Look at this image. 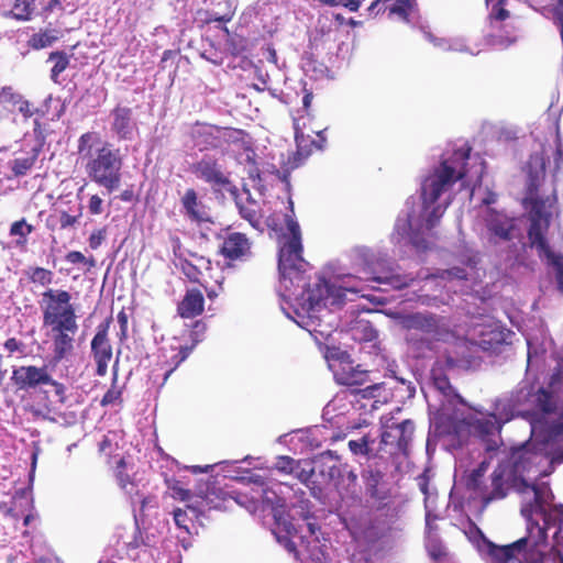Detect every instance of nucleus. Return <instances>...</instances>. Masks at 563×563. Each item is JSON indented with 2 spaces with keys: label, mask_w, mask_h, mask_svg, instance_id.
<instances>
[{
  "label": "nucleus",
  "mask_w": 563,
  "mask_h": 563,
  "mask_svg": "<svg viewBox=\"0 0 563 563\" xmlns=\"http://www.w3.org/2000/svg\"><path fill=\"white\" fill-rule=\"evenodd\" d=\"M470 154V146L455 150L450 157L442 159L440 165L422 180L421 217L427 230H432L439 223L451 202L449 200L444 205H435L440 196L449 191L455 183L466 177Z\"/></svg>",
  "instance_id": "obj_1"
},
{
  "label": "nucleus",
  "mask_w": 563,
  "mask_h": 563,
  "mask_svg": "<svg viewBox=\"0 0 563 563\" xmlns=\"http://www.w3.org/2000/svg\"><path fill=\"white\" fill-rule=\"evenodd\" d=\"M38 303L43 325L49 328L52 332L53 357L59 362L73 352L75 335L79 328L71 295L64 289L47 288Z\"/></svg>",
  "instance_id": "obj_2"
},
{
  "label": "nucleus",
  "mask_w": 563,
  "mask_h": 563,
  "mask_svg": "<svg viewBox=\"0 0 563 563\" xmlns=\"http://www.w3.org/2000/svg\"><path fill=\"white\" fill-rule=\"evenodd\" d=\"M122 167L123 155L120 148L106 143L90 157L86 164V173L91 181L112 192L120 187Z\"/></svg>",
  "instance_id": "obj_3"
},
{
  "label": "nucleus",
  "mask_w": 563,
  "mask_h": 563,
  "mask_svg": "<svg viewBox=\"0 0 563 563\" xmlns=\"http://www.w3.org/2000/svg\"><path fill=\"white\" fill-rule=\"evenodd\" d=\"M288 234L283 235L278 252V269L284 279L303 282L306 261L302 257L301 231L298 222L286 216Z\"/></svg>",
  "instance_id": "obj_4"
},
{
  "label": "nucleus",
  "mask_w": 563,
  "mask_h": 563,
  "mask_svg": "<svg viewBox=\"0 0 563 563\" xmlns=\"http://www.w3.org/2000/svg\"><path fill=\"white\" fill-rule=\"evenodd\" d=\"M521 515L527 520L528 534L526 537H543L538 544L530 545L531 549L545 548L548 530L556 528L554 534L560 532L556 516L550 514L541 504V497L537 489H533V500L521 507Z\"/></svg>",
  "instance_id": "obj_5"
},
{
  "label": "nucleus",
  "mask_w": 563,
  "mask_h": 563,
  "mask_svg": "<svg viewBox=\"0 0 563 563\" xmlns=\"http://www.w3.org/2000/svg\"><path fill=\"white\" fill-rule=\"evenodd\" d=\"M553 206H542L536 201V207L526 209L529 227L527 236L529 245L537 249L540 254L547 258L554 256V252L548 242L547 234L549 232L552 219Z\"/></svg>",
  "instance_id": "obj_6"
},
{
  "label": "nucleus",
  "mask_w": 563,
  "mask_h": 563,
  "mask_svg": "<svg viewBox=\"0 0 563 563\" xmlns=\"http://www.w3.org/2000/svg\"><path fill=\"white\" fill-rule=\"evenodd\" d=\"M332 369L336 384L350 387L353 394H360L363 398L374 397V393L379 388L377 384L360 388L369 382V372L363 369L361 365H354L350 360H340Z\"/></svg>",
  "instance_id": "obj_7"
},
{
  "label": "nucleus",
  "mask_w": 563,
  "mask_h": 563,
  "mask_svg": "<svg viewBox=\"0 0 563 563\" xmlns=\"http://www.w3.org/2000/svg\"><path fill=\"white\" fill-rule=\"evenodd\" d=\"M472 529L482 538L486 554L489 556L492 563H508L511 560L518 558L519 554L526 552L530 545L538 544L539 541L542 540L543 537H522L517 541L506 544V545H497L490 540H488L483 531L472 522Z\"/></svg>",
  "instance_id": "obj_8"
},
{
  "label": "nucleus",
  "mask_w": 563,
  "mask_h": 563,
  "mask_svg": "<svg viewBox=\"0 0 563 563\" xmlns=\"http://www.w3.org/2000/svg\"><path fill=\"white\" fill-rule=\"evenodd\" d=\"M484 222L488 232L489 241L495 243L510 242L517 236L519 231L516 218L494 208L487 209Z\"/></svg>",
  "instance_id": "obj_9"
},
{
  "label": "nucleus",
  "mask_w": 563,
  "mask_h": 563,
  "mask_svg": "<svg viewBox=\"0 0 563 563\" xmlns=\"http://www.w3.org/2000/svg\"><path fill=\"white\" fill-rule=\"evenodd\" d=\"M190 170L199 179L211 185L214 189L218 187L219 189H227L234 195L238 192L236 186L233 185L230 177L224 174L221 165L213 157H202L200 161L190 165Z\"/></svg>",
  "instance_id": "obj_10"
},
{
  "label": "nucleus",
  "mask_w": 563,
  "mask_h": 563,
  "mask_svg": "<svg viewBox=\"0 0 563 563\" xmlns=\"http://www.w3.org/2000/svg\"><path fill=\"white\" fill-rule=\"evenodd\" d=\"M413 431L415 424L409 419L388 427L380 435L379 450H383L384 446H389L388 454L390 456L408 455V448L412 440Z\"/></svg>",
  "instance_id": "obj_11"
},
{
  "label": "nucleus",
  "mask_w": 563,
  "mask_h": 563,
  "mask_svg": "<svg viewBox=\"0 0 563 563\" xmlns=\"http://www.w3.org/2000/svg\"><path fill=\"white\" fill-rule=\"evenodd\" d=\"M112 317H108L103 322L97 327L96 334L93 335L90 349L93 361L96 363V375L104 376L108 372L109 363L112 360V345L108 338Z\"/></svg>",
  "instance_id": "obj_12"
},
{
  "label": "nucleus",
  "mask_w": 563,
  "mask_h": 563,
  "mask_svg": "<svg viewBox=\"0 0 563 563\" xmlns=\"http://www.w3.org/2000/svg\"><path fill=\"white\" fill-rule=\"evenodd\" d=\"M245 135L243 130L202 124L197 137L205 150H217L230 143H244Z\"/></svg>",
  "instance_id": "obj_13"
},
{
  "label": "nucleus",
  "mask_w": 563,
  "mask_h": 563,
  "mask_svg": "<svg viewBox=\"0 0 563 563\" xmlns=\"http://www.w3.org/2000/svg\"><path fill=\"white\" fill-rule=\"evenodd\" d=\"M49 376L47 365H22L13 369L11 380L19 390H30L46 386Z\"/></svg>",
  "instance_id": "obj_14"
},
{
  "label": "nucleus",
  "mask_w": 563,
  "mask_h": 563,
  "mask_svg": "<svg viewBox=\"0 0 563 563\" xmlns=\"http://www.w3.org/2000/svg\"><path fill=\"white\" fill-rule=\"evenodd\" d=\"M294 131L297 151L294 155L292 168L298 167L301 162L308 158L316 151H323L327 144L324 131L317 132V140L306 135L299 126L298 119H294Z\"/></svg>",
  "instance_id": "obj_15"
},
{
  "label": "nucleus",
  "mask_w": 563,
  "mask_h": 563,
  "mask_svg": "<svg viewBox=\"0 0 563 563\" xmlns=\"http://www.w3.org/2000/svg\"><path fill=\"white\" fill-rule=\"evenodd\" d=\"M234 501L242 504L239 497L229 495L221 488H208L203 496H200L195 504L187 505V508L192 510L197 516L203 514L206 510H225L229 504Z\"/></svg>",
  "instance_id": "obj_16"
},
{
  "label": "nucleus",
  "mask_w": 563,
  "mask_h": 563,
  "mask_svg": "<svg viewBox=\"0 0 563 563\" xmlns=\"http://www.w3.org/2000/svg\"><path fill=\"white\" fill-rule=\"evenodd\" d=\"M183 213L191 223H213L210 208L198 197L196 189L187 188L180 198Z\"/></svg>",
  "instance_id": "obj_17"
},
{
  "label": "nucleus",
  "mask_w": 563,
  "mask_h": 563,
  "mask_svg": "<svg viewBox=\"0 0 563 563\" xmlns=\"http://www.w3.org/2000/svg\"><path fill=\"white\" fill-rule=\"evenodd\" d=\"M220 253L230 262L243 261L251 255V242L244 233H228L223 238Z\"/></svg>",
  "instance_id": "obj_18"
},
{
  "label": "nucleus",
  "mask_w": 563,
  "mask_h": 563,
  "mask_svg": "<svg viewBox=\"0 0 563 563\" xmlns=\"http://www.w3.org/2000/svg\"><path fill=\"white\" fill-rule=\"evenodd\" d=\"M508 494L507 482L504 476V472L495 470L490 475V483L484 482L481 489L473 495V498H479L483 504V508H486L490 503L505 498Z\"/></svg>",
  "instance_id": "obj_19"
},
{
  "label": "nucleus",
  "mask_w": 563,
  "mask_h": 563,
  "mask_svg": "<svg viewBox=\"0 0 563 563\" xmlns=\"http://www.w3.org/2000/svg\"><path fill=\"white\" fill-rule=\"evenodd\" d=\"M111 130L120 141L132 140L137 124L133 119L132 110L128 107L117 106L111 110Z\"/></svg>",
  "instance_id": "obj_20"
},
{
  "label": "nucleus",
  "mask_w": 563,
  "mask_h": 563,
  "mask_svg": "<svg viewBox=\"0 0 563 563\" xmlns=\"http://www.w3.org/2000/svg\"><path fill=\"white\" fill-rule=\"evenodd\" d=\"M205 311V297L200 289L189 288L177 303V314L183 319H194Z\"/></svg>",
  "instance_id": "obj_21"
},
{
  "label": "nucleus",
  "mask_w": 563,
  "mask_h": 563,
  "mask_svg": "<svg viewBox=\"0 0 563 563\" xmlns=\"http://www.w3.org/2000/svg\"><path fill=\"white\" fill-rule=\"evenodd\" d=\"M80 217L81 206H78L74 213L60 208H55L46 218L45 224L51 231L66 230L75 227Z\"/></svg>",
  "instance_id": "obj_22"
},
{
  "label": "nucleus",
  "mask_w": 563,
  "mask_h": 563,
  "mask_svg": "<svg viewBox=\"0 0 563 563\" xmlns=\"http://www.w3.org/2000/svg\"><path fill=\"white\" fill-rule=\"evenodd\" d=\"M362 478L365 486L366 495L376 501H384L388 497V493L382 490L379 485L384 481V473L379 470L368 468L362 472Z\"/></svg>",
  "instance_id": "obj_23"
},
{
  "label": "nucleus",
  "mask_w": 563,
  "mask_h": 563,
  "mask_svg": "<svg viewBox=\"0 0 563 563\" xmlns=\"http://www.w3.org/2000/svg\"><path fill=\"white\" fill-rule=\"evenodd\" d=\"M540 181L537 175H530L525 197L522 199V207L525 209L536 207V201L542 206H554L556 203V196L541 197L539 195Z\"/></svg>",
  "instance_id": "obj_24"
},
{
  "label": "nucleus",
  "mask_w": 563,
  "mask_h": 563,
  "mask_svg": "<svg viewBox=\"0 0 563 563\" xmlns=\"http://www.w3.org/2000/svg\"><path fill=\"white\" fill-rule=\"evenodd\" d=\"M431 379L434 388L439 390L446 398H455L463 404V398L457 394L451 385L445 367L438 362L431 368Z\"/></svg>",
  "instance_id": "obj_25"
},
{
  "label": "nucleus",
  "mask_w": 563,
  "mask_h": 563,
  "mask_svg": "<svg viewBox=\"0 0 563 563\" xmlns=\"http://www.w3.org/2000/svg\"><path fill=\"white\" fill-rule=\"evenodd\" d=\"M306 286L307 288L305 289V294L310 306L312 308L321 305L327 307V297L329 296L330 284L325 278L319 277L312 287L303 282L302 287L305 288Z\"/></svg>",
  "instance_id": "obj_26"
},
{
  "label": "nucleus",
  "mask_w": 563,
  "mask_h": 563,
  "mask_svg": "<svg viewBox=\"0 0 563 563\" xmlns=\"http://www.w3.org/2000/svg\"><path fill=\"white\" fill-rule=\"evenodd\" d=\"M246 194H247V198H246L245 202H242L240 200L235 201L236 207L239 209V213L253 228H258L261 224V218H262L258 205H257L256 200H254L251 197L249 190L246 191Z\"/></svg>",
  "instance_id": "obj_27"
},
{
  "label": "nucleus",
  "mask_w": 563,
  "mask_h": 563,
  "mask_svg": "<svg viewBox=\"0 0 563 563\" xmlns=\"http://www.w3.org/2000/svg\"><path fill=\"white\" fill-rule=\"evenodd\" d=\"M525 553H527V555L525 556L523 563H563V555L555 548H551L547 552H544L542 548H528Z\"/></svg>",
  "instance_id": "obj_28"
},
{
  "label": "nucleus",
  "mask_w": 563,
  "mask_h": 563,
  "mask_svg": "<svg viewBox=\"0 0 563 563\" xmlns=\"http://www.w3.org/2000/svg\"><path fill=\"white\" fill-rule=\"evenodd\" d=\"M47 60L53 63L49 74L51 80L55 84H59L60 74H63L69 66L70 55L65 51H54L49 53Z\"/></svg>",
  "instance_id": "obj_29"
},
{
  "label": "nucleus",
  "mask_w": 563,
  "mask_h": 563,
  "mask_svg": "<svg viewBox=\"0 0 563 563\" xmlns=\"http://www.w3.org/2000/svg\"><path fill=\"white\" fill-rule=\"evenodd\" d=\"M20 101V93L13 87L5 86L0 89V118L12 114Z\"/></svg>",
  "instance_id": "obj_30"
},
{
  "label": "nucleus",
  "mask_w": 563,
  "mask_h": 563,
  "mask_svg": "<svg viewBox=\"0 0 563 563\" xmlns=\"http://www.w3.org/2000/svg\"><path fill=\"white\" fill-rule=\"evenodd\" d=\"M41 152L40 147H34L32 153L24 157H16L10 162L11 172L15 177H21L26 175L34 164L37 161L38 154Z\"/></svg>",
  "instance_id": "obj_31"
},
{
  "label": "nucleus",
  "mask_w": 563,
  "mask_h": 563,
  "mask_svg": "<svg viewBox=\"0 0 563 563\" xmlns=\"http://www.w3.org/2000/svg\"><path fill=\"white\" fill-rule=\"evenodd\" d=\"M363 272L366 280L391 284L396 288H401L407 285L406 283H400V277L393 275L390 269L378 272L376 268H371L368 266L364 268Z\"/></svg>",
  "instance_id": "obj_32"
},
{
  "label": "nucleus",
  "mask_w": 563,
  "mask_h": 563,
  "mask_svg": "<svg viewBox=\"0 0 563 563\" xmlns=\"http://www.w3.org/2000/svg\"><path fill=\"white\" fill-rule=\"evenodd\" d=\"M25 276L30 283L41 287H47L53 283L54 273L44 267L31 266L25 271Z\"/></svg>",
  "instance_id": "obj_33"
},
{
  "label": "nucleus",
  "mask_w": 563,
  "mask_h": 563,
  "mask_svg": "<svg viewBox=\"0 0 563 563\" xmlns=\"http://www.w3.org/2000/svg\"><path fill=\"white\" fill-rule=\"evenodd\" d=\"M413 5V0H384V11L389 15H398L407 21Z\"/></svg>",
  "instance_id": "obj_34"
},
{
  "label": "nucleus",
  "mask_w": 563,
  "mask_h": 563,
  "mask_svg": "<svg viewBox=\"0 0 563 563\" xmlns=\"http://www.w3.org/2000/svg\"><path fill=\"white\" fill-rule=\"evenodd\" d=\"M375 440L369 434H365L360 439L350 440L347 442V446L353 455H361L367 459H372L375 456L371 448Z\"/></svg>",
  "instance_id": "obj_35"
},
{
  "label": "nucleus",
  "mask_w": 563,
  "mask_h": 563,
  "mask_svg": "<svg viewBox=\"0 0 563 563\" xmlns=\"http://www.w3.org/2000/svg\"><path fill=\"white\" fill-rule=\"evenodd\" d=\"M57 40L58 36L56 35V31L40 30V32L31 35L27 44L33 49H42L52 46Z\"/></svg>",
  "instance_id": "obj_36"
},
{
  "label": "nucleus",
  "mask_w": 563,
  "mask_h": 563,
  "mask_svg": "<svg viewBox=\"0 0 563 563\" xmlns=\"http://www.w3.org/2000/svg\"><path fill=\"white\" fill-rule=\"evenodd\" d=\"M387 533V529H385L377 520H372L368 525L361 531V539L367 544H375L379 540H382Z\"/></svg>",
  "instance_id": "obj_37"
},
{
  "label": "nucleus",
  "mask_w": 563,
  "mask_h": 563,
  "mask_svg": "<svg viewBox=\"0 0 563 563\" xmlns=\"http://www.w3.org/2000/svg\"><path fill=\"white\" fill-rule=\"evenodd\" d=\"M35 0H15L10 15L19 21H27L35 9Z\"/></svg>",
  "instance_id": "obj_38"
},
{
  "label": "nucleus",
  "mask_w": 563,
  "mask_h": 563,
  "mask_svg": "<svg viewBox=\"0 0 563 563\" xmlns=\"http://www.w3.org/2000/svg\"><path fill=\"white\" fill-rule=\"evenodd\" d=\"M534 401L540 411L545 415L552 413L556 409V402L553 398L552 391L543 387L539 388L536 393Z\"/></svg>",
  "instance_id": "obj_39"
},
{
  "label": "nucleus",
  "mask_w": 563,
  "mask_h": 563,
  "mask_svg": "<svg viewBox=\"0 0 563 563\" xmlns=\"http://www.w3.org/2000/svg\"><path fill=\"white\" fill-rule=\"evenodd\" d=\"M198 14L199 15H203V19H201V21L205 24H210L211 22H219V23L225 24V23L230 22L233 19L234 11L229 9L225 13H223L221 15H218L216 13H211L209 11H198ZM221 30L227 35L230 34L229 29L225 25H222Z\"/></svg>",
  "instance_id": "obj_40"
},
{
  "label": "nucleus",
  "mask_w": 563,
  "mask_h": 563,
  "mask_svg": "<svg viewBox=\"0 0 563 563\" xmlns=\"http://www.w3.org/2000/svg\"><path fill=\"white\" fill-rule=\"evenodd\" d=\"M358 292L360 289L351 287L346 288L343 286H335L330 284L329 296L327 297V306H341L344 302L345 291Z\"/></svg>",
  "instance_id": "obj_41"
},
{
  "label": "nucleus",
  "mask_w": 563,
  "mask_h": 563,
  "mask_svg": "<svg viewBox=\"0 0 563 563\" xmlns=\"http://www.w3.org/2000/svg\"><path fill=\"white\" fill-rule=\"evenodd\" d=\"M506 0H486L487 5H490L489 19L492 21L503 22L510 15L509 11L505 9Z\"/></svg>",
  "instance_id": "obj_42"
},
{
  "label": "nucleus",
  "mask_w": 563,
  "mask_h": 563,
  "mask_svg": "<svg viewBox=\"0 0 563 563\" xmlns=\"http://www.w3.org/2000/svg\"><path fill=\"white\" fill-rule=\"evenodd\" d=\"M34 228L32 224L25 222L24 219L20 221H15L11 224L10 234L13 236H19L18 244H25L26 236L33 232Z\"/></svg>",
  "instance_id": "obj_43"
},
{
  "label": "nucleus",
  "mask_w": 563,
  "mask_h": 563,
  "mask_svg": "<svg viewBox=\"0 0 563 563\" xmlns=\"http://www.w3.org/2000/svg\"><path fill=\"white\" fill-rule=\"evenodd\" d=\"M199 342L198 339H192L191 345L179 346L177 354L173 357L174 366L165 373L164 382L170 376V374L178 367L192 352L196 344Z\"/></svg>",
  "instance_id": "obj_44"
},
{
  "label": "nucleus",
  "mask_w": 563,
  "mask_h": 563,
  "mask_svg": "<svg viewBox=\"0 0 563 563\" xmlns=\"http://www.w3.org/2000/svg\"><path fill=\"white\" fill-rule=\"evenodd\" d=\"M177 267L191 283H200V277L202 273L195 264H192L188 260L180 258L179 263L177 264Z\"/></svg>",
  "instance_id": "obj_45"
},
{
  "label": "nucleus",
  "mask_w": 563,
  "mask_h": 563,
  "mask_svg": "<svg viewBox=\"0 0 563 563\" xmlns=\"http://www.w3.org/2000/svg\"><path fill=\"white\" fill-rule=\"evenodd\" d=\"M126 468V462L123 456H121L117 461V467H115V478L119 484V486L122 489H126L128 485L132 484L130 475L125 472Z\"/></svg>",
  "instance_id": "obj_46"
},
{
  "label": "nucleus",
  "mask_w": 563,
  "mask_h": 563,
  "mask_svg": "<svg viewBox=\"0 0 563 563\" xmlns=\"http://www.w3.org/2000/svg\"><path fill=\"white\" fill-rule=\"evenodd\" d=\"M297 468H299V462L290 456H278L275 463V470L285 474H292Z\"/></svg>",
  "instance_id": "obj_47"
},
{
  "label": "nucleus",
  "mask_w": 563,
  "mask_h": 563,
  "mask_svg": "<svg viewBox=\"0 0 563 563\" xmlns=\"http://www.w3.org/2000/svg\"><path fill=\"white\" fill-rule=\"evenodd\" d=\"M548 260L555 268L558 289L563 294V256L554 254Z\"/></svg>",
  "instance_id": "obj_48"
},
{
  "label": "nucleus",
  "mask_w": 563,
  "mask_h": 563,
  "mask_svg": "<svg viewBox=\"0 0 563 563\" xmlns=\"http://www.w3.org/2000/svg\"><path fill=\"white\" fill-rule=\"evenodd\" d=\"M484 484V477L478 475V472H471L465 482L466 489L474 495L477 489H481V487Z\"/></svg>",
  "instance_id": "obj_49"
},
{
  "label": "nucleus",
  "mask_w": 563,
  "mask_h": 563,
  "mask_svg": "<svg viewBox=\"0 0 563 563\" xmlns=\"http://www.w3.org/2000/svg\"><path fill=\"white\" fill-rule=\"evenodd\" d=\"M169 489L172 490V496L175 499H179L181 501L190 499L191 492L183 487L179 481H174V483L169 485Z\"/></svg>",
  "instance_id": "obj_50"
},
{
  "label": "nucleus",
  "mask_w": 563,
  "mask_h": 563,
  "mask_svg": "<svg viewBox=\"0 0 563 563\" xmlns=\"http://www.w3.org/2000/svg\"><path fill=\"white\" fill-rule=\"evenodd\" d=\"M46 386H51L54 389V394L57 397L59 404L64 405L66 402V386L63 383L55 380L51 375L49 382L46 383Z\"/></svg>",
  "instance_id": "obj_51"
},
{
  "label": "nucleus",
  "mask_w": 563,
  "mask_h": 563,
  "mask_svg": "<svg viewBox=\"0 0 563 563\" xmlns=\"http://www.w3.org/2000/svg\"><path fill=\"white\" fill-rule=\"evenodd\" d=\"M173 517H174V521H175V525L180 528V529H184L186 532H189V527H188V523L191 521L190 518L188 517L187 515V511L181 509V508H176L174 509L173 511Z\"/></svg>",
  "instance_id": "obj_52"
},
{
  "label": "nucleus",
  "mask_w": 563,
  "mask_h": 563,
  "mask_svg": "<svg viewBox=\"0 0 563 563\" xmlns=\"http://www.w3.org/2000/svg\"><path fill=\"white\" fill-rule=\"evenodd\" d=\"M16 108L25 120L32 118L37 112V109L29 100H25L21 93Z\"/></svg>",
  "instance_id": "obj_53"
},
{
  "label": "nucleus",
  "mask_w": 563,
  "mask_h": 563,
  "mask_svg": "<svg viewBox=\"0 0 563 563\" xmlns=\"http://www.w3.org/2000/svg\"><path fill=\"white\" fill-rule=\"evenodd\" d=\"M95 134L92 132H86L80 135L78 140V153L90 154L91 145L90 142L93 140Z\"/></svg>",
  "instance_id": "obj_54"
},
{
  "label": "nucleus",
  "mask_w": 563,
  "mask_h": 563,
  "mask_svg": "<svg viewBox=\"0 0 563 563\" xmlns=\"http://www.w3.org/2000/svg\"><path fill=\"white\" fill-rule=\"evenodd\" d=\"M247 481L249 483H252V484H255L260 487L263 488V498L269 503V504H273L274 501L267 496V493L268 490L265 488L268 484L267 479L265 477H263L262 475L260 474H251L249 477H247Z\"/></svg>",
  "instance_id": "obj_55"
},
{
  "label": "nucleus",
  "mask_w": 563,
  "mask_h": 563,
  "mask_svg": "<svg viewBox=\"0 0 563 563\" xmlns=\"http://www.w3.org/2000/svg\"><path fill=\"white\" fill-rule=\"evenodd\" d=\"M3 346L10 354H13V353L23 354L24 350H25V344L22 341L18 340L16 338H9L4 342Z\"/></svg>",
  "instance_id": "obj_56"
},
{
  "label": "nucleus",
  "mask_w": 563,
  "mask_h": 563,
  "mask_svg": "<svg viewBox=\"0 0 563 563\" xmlns=\"http://www.w3.org/2000/svg\"><path fill=\"white\" fill-rule=\"evenodd\" d=\"M122 391L118 388H110L108 391L103 395L100 404L101 406H109L112 405L119 400H121Z\"/></svg>",
  "instance_id": "obj_57"
},
{
  "label": "nucleus",
  "mask_w": 563,
  "mask_h": 563,
  "mask_svg": "<svg viewBox=\"0 0 563 563\" xmlns=\"http://www.w3.org/2000/svg\"><path fill=\"white\" fill-rule=\"evenodd\" d=\"M117 319L120 324L119 339H120V341H123L128 338V321H129L128 314L124 309L119 311Z\"/></svg>",
  "instance_id": "obj_58"
},
{
  "label": "nucleus",
  "mask_w": 563,
  "mask_h": 563,
  "mask_svg": "<svg viewBox=\"0 0 563 563\" xmlns=\"http://www.w3.org/2000/svg\"><path fill=\"white\" fill-rule=\"evenodd\" d=\"M294 473H296L297 478L303 483L305 485L309 486V483L314 474V467L310 466L309 468L302 467L297 468Z\"/></svg>",
  "instance_id": "obj_59"
},
{
  "label": "nucleus",
  "mask_w": 563,
  "mask_h": 563,
  "mask_svg": "<svg viewBox=\"0 0 563 563\" xmlns=\"http://www.w3.org/2000/svg\"><path fill=\"white\" fill-rule=\"evenodd\" d=\"M106 238V230L104 229H100V230H97L95 232H92L89 236V246L92 249V250H96L98 249L102 241L104 240Z\"/></svg>",
  "instance_id": "obj_60"
},
{
  "label": "nucleus",
  "mask_w": 563,
  "mask_h": 563,
  "mask_svg": "<svg viewBox=\"0 0 563 563\" xmlns=\"http://www.w3.org/2000/svg\"><path fill=\"white\" fill-rule=\"evenodd\" d=\"M562 382H563V367L561 365H558L554 367V369L550 376L549 387L551 389H554Z\"/></svg>",
  "instance_id": "obj_61"
},
{
  "label": "nucleus",
  "mask_w": 563,
  "mask_h": 563,
  "mask_svg": "<svg viewBox=\"0 0 563 563\" xmlns=\"http://www.w3.org/2000/svg\"><path fill=\"white\" fill-rule=\"evenodd\" d=\"M88 209L91 214L102 213V199L98 195H92L89 199Z\"/></svg>",
  "instance_id": "obj_62"
},
{
  "label": "nucleus",
  "mask_w": 563,
  "mask_h": 563,
  "mask_svg": "<svg viewBox=\"0 0 563 563\" xmlns=\"http://www.w3.org/2000/svg\"><path fill=\"white\" fill-rule=\"evenodd\" d=\"M66 262L70 264L88 263L86 256L79 251H70L65 256Z\"/></svg>",
  "instance_id": "obj_63"
},
{
  "label": "nucleus",
  "mask_w": 563,
  "mask_h": 563,
  "mask_svg": "<svg viewBox=\"0 0 563 563\" xmlns=\"http://www.w3.org/2000/svg\"><path fill=\"white\" fill-rule=\"evenodd\" d=\"M528 453L526 444H522L518 448L511 449V459L514 460L515 466H518L519 462L523 460L525 455Z\"/></svg>",
  "instance_id": "obj_64"
}]
</instances>
